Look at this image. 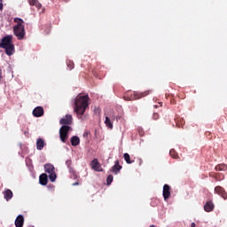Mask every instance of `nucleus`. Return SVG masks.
<instances>
[{"mask_svg":"<svg viewBox=\"0 0 227 227\" xmlns=\"http://www.w3.org/2000/svg\"><path fill=\"white\" fill-rule=\"evenodd\" d=\"M90 106V96L78 95L74 100V113H76L78 118H82V115L86 113V109Z\"/></svg>","mask_w":227,"mask_h":227,"instance_id":"obj_1","label":"nucleus"},{"mask_svg":"<svg viewBox=\"0 0 227 227\" xmlns=\"http://www.w3.org/2000/svg\"><path fill=\"white\" fill-rule=\"evenodd\" d=\"M70 131V126L64 125L59 129V137L62 143H67L68 139V132Z\"/></svg>","mask_w":227,"mask_h":227,"instance_id":"obj_2","label":"nucleus"},{"mask_svg":"<svg viewBox=\"0 0 227 227\" xmlns=\"http://www.w3.org/2000/svg\"><path fill=\"white\" fill-rule=\"evenodd\" d=\"M13 33L18 40H23L24 36H26V29L24 28V26L13 27Z\"/></svg>","mask_w":227,"mask_h":227,"instance_id":"obj_3","label":"nucleus"},{"mask_svg":"<svg viewBox=\"0 0 227 227\" xmlns=\"http://www.w3.org/2000/svg\"><path fill=\"white\" fill-rule=\"evenodd\" d=\"M12 38H13L12 35H6L4 38H2V40L0 42V49H5V47L12 45Z\"/></svg>","mask_w":227,"mask_h":227,"instance_id":"obj_4","label":"nucleus"},{"mask_svg":"<svg viewBox=\"0 0 227 227\" xmlns=\"http://www.w3.org/2000/svg\"><path fill=\"white\" fill-rule=\"evenodd\" d=\"M215 192L218 194V196H221L223 200H227V192L223 188V186H216L215 188Z\"/></svg>","mask_w":227,"mask_h":227,"instance_id":"obj_5","label":"nucleus"},{"mask_svg":"<svg viewBox=\"0 0 227 227\" xmlns=\"http://www.w3.org/2000/svg\"><path fill=\"white\" fill-rule=\"evenodd\" d=\"M170 196H171V186H169V184H164L163 186L164 200L167 201V200H169Z\"/></svg>","mask_w":227,"mask_h":227,"instance_id":"obj_6","label":"nucleus"},{"mask_svg":"<svg viewBox=\"0 0 227 227\" xmlns=\"http://www.w3.org/2000/svg\"><path fill=\"white\" fill-rule=\"evenodd\" d=\"M91 168L94 169V171H104L102 169V165H100V162H98V159H94L90 163Z\"/></svg>","mask_w":227,"mask_h":227,"instance_id":"obj_7","label":"nucleus"},{"mask_svg":"<svg viewBox=\"0 0 227 227\" xmlns=\"http://www.w3.org/2000/svg\"><path fill=\"white\" fill-rule=\"evenodd\" d=\"M72 115L71 114H67L64 118H62L59 121L60 125H66V126H68V125H72Z\"/></svg>","mask_w":227,"mask_h":227,"instance_id":"obj_8","label":"nucleus"},{"mask_svg":"<svg viewBox=\"0 0 227 227\" xmlns=\"http://www.w3.org/2000/svg\"><path fill=\"white\" fill-rule=\"evenodd\" d=\"M150 93H152V90H145L144 92L135 91V92H133V95H134V98L136 100H137L139 98H143L145 97H147V95H150Z\"/></svg>","mask_w":227,"mask_h":227,"instance_id":"obj_9","label":"nucleus"},{"mask_svg":"<svg viewBox=\"0 0 227 227\" xmlns=\"http://www.w3.org/2000/svg\"><path fill=\"white\" fill-rule=\"evenodd\" d=\"M121 168L122 167L121 165H120V160H117L110 171H112V173H114V175H118V173L121 171Z\"/></svg>","mask_w":227,"mask_h":227,"instance_id":"obj_10","label":"nucleus"},{"mask_svg":"<svg viewBox=\"0 0 227 227\" xmlns=\"http://www.w3.org/2000/svg\"><path fill=\"white\" fill-rule=\"evenodd\" d=\"M43 107L42 106H36L34 110H33V114L35 118H40L41 116H43Z\"/></svg>","mask_w":227,"mask_h":227,"instance_id":"obj_11","label":"nucleus"},{"mask_svg":"<svg viewBox=\"0 0 227 227\" xmlns=\"http://www.w3.org/2000/svg\"><path fill=\"white\" fill-rule=\"evenodd\" d=\"M4 49L5 50V54H7V56H13L15 52V46L13 45V43L9 46H6Z\"/></svg>","mask_w":227,"mask_h":227,"instance_id":"obj_12","label":"nucleus"},{"mask_svg":"<svg viewBox=\"0 0 227 227\" xmlns=\"http://www.w3.org/2000/svg\"><path fill=\"white\" fill-rule=\"evenodd\" d=\"M16 227H23L24 226V215H19L15 220Z\"/></svg>","mask_w":227,"mask_h":227,"instance_id":"obj_13","label":"nucleus"},{"mask_svg":"<svg viewBox=\"0 0 227 227\" xmlns=\"http://www.w3.org/2000/svg\"><path fill=\"white\" fill-rule=\"evenodd\" d=\"M4 198L6 201H10L13 198V192L10 189L5 190L4 192Z\"/></svg>","mask_w":227,"mask_h":227,"instance_id":"obj_14","label":"nucleus"},{"mask_svg":"<svg viewBox=\"0 0 227 227\" xmlns=\"http://www.w3.org/2000/svg\"><path fill=\"white\" fill-rule=\"evenodd\" d=\"M49 182L47 174L43 173L39 176V183L41 185H46Z\"/></svg>","mask_w":227,"mask_h":227,"instance_id":"obj_15","label":"nucleus"},{"mask_svg":"<svg viewBox=\"0 0 227 227\" xmlns=\"http://www.w3.org/2000/svg\"><path fill=\"white\" fill-rule=\"evenodd\" d=\"M214 207H215L214 202H212V201H207L204 205L205 212H213L214 211Z\"/></svg>","mask_w":227,"mask_h":227,"instance_id":"obj_16","label":"nucleus"},{"mask_svg":"<svg viewBox=\"0 0 227 227\" xmlns=\"http://www.w3.org/2000/svg\"><path fill=\"white\" fill-rule=\"evenodd\" d=\"M28 4H30V6H35V8H37V10L42 9V4H41L40 1H38V0H28Z\"/></svg>","mask_w":227,"mask_h":227,"instance_id":"obj_17","label":"nucleus"},{"mask_svg":"<svg viewBox=\"0 0 227 227\" xmlns=\"http://www.w3.org/2000/svg\"><path fill=\"white\" fill-rule=\"evenodd\" d=\"M43 146H45V141L42 138H38L36 140V149L37 150H43Z\"/></svg>","mask_w":227,"mask_h":227,"instance_id":"obj_18","label":"nucleus"},{"mask_svg":"<svg viewBox=\"0 0 227 227\" xmlns=\"http://www.w3.org/2000/svg\"><path fill=\"white\" fill-rule=\"evenodd\" d=\"M44 171L45 173H54V165L51 164V163H47L44 165Z\"/></svg>","mask_w":227,"mask_h":227,"instance_id":"obj_19","label":"nucleus"},{"mask_svg":"<svg viewBox=\"0 0 227 227\" xmlns=\"http://www.w3.org/2000/svg\"><path fill=\"white\" fill-rule=\"evenodd\" d=\"M81 143V139L77 136H74L71 137V145L72 146H77Z\"/></svg>","mask_w":227,"mask_h":227,"instance_id":"obj_20","label":"nucleus"},{"mask_svg":"<svg viewBox=\"0 0 227 227\" xmlns=\"http://www.w3.org/2000/svg\"><path fill=\"white\" fill-rule=\"evenodd\" d=\"M226 169H227V165L224 163L218 164L215 167V171H226Z\"/></svg>","mask_w":227,"mask_h":227,"instance_id":"obj_21","label":"nucleus"},{"mask_svg":"<svg viewBox=\"0 0 227 227\" xmlns=\"http://www.w3.org/2000/svg\"><path fill=\"white\" fill-rule=\"evenodd\" d=\"M123 158L125 160V161L127 162V164H132L134 162V160H130V154L125 153L123 154Z\"/></svg>","mask_w":227,"mask_h":227,"instance_id":"obj_22","label":"nucleus"},{"mask_svg":"<svg viewBox=\"0 0 227 227\" xmlns=\"http://www.w3.org/2000/svg\"><path fill=\"white\" fill-rule=\"evenodd\" d=\"M14 22L17 24L16 27H22L24 26V20L20 18H15Z\"/></svg>","mask_w":227,"mask_h":227,"instance_id":"obj_23","label":"nucleus"},{"mask_svg":"<svg viewBox=\"0 0 227 227\" xmlns=\"http://www.w3.org/2000/svg\"><path fill=\"white\" fill-rule=\"evenodd\" d=\"M105 124L108 129H113V122L111 121V118L106 117Z\"/></svg>","mask_w":227,"mask_h":227,"instance_id":"obj_24","label":"nucleus"},{"mask_svg":"<svg viewBox=\"0 0 227 227\" xmlns=\"http://www.w3.org/2000/svg\"><path fill=\"white\" fill-rule=\"evenodd\" d=\"M185 125V120L180 118L176 121V127L180 129V127H184Z\"/></svg>","mask_w":227,"mask_h":227,"instance_id":"obj_25","label":"nucleus"},{"mask_svg":"<svg viewBox=\"0 0 227 227\" xmlns=\"http://www.w3.org/2000/svg\"><path fill=\"white\" fill-rule=\"evenodd\" d=\"M169 155L170 157H172L173 159H178V153H176V151H175V149H171L169 151Z\"/></svg>","mask_w":227,"mask_h":227,"instance_id":"obj_26","label":"nucleus"},{"mask_svg":"<svg viewBox=\"0 0 227 227\" xmlns=\"http://www.w3.org/2000/svg\"><path fill=\"white\" fill-rule=\"evenodd\" d=\"M49 178L51 182H56V178H57L56 172L50 173Z\"/></svg>","mask_w":227,"mask_h":227,"instance_id":"obj_27","label":"nucleus"},{"mask_svg":"<svg viewBox=\"0 0 227 227\" xmlns=\"http://www.w3.org/2000/svg\"><path fill=\"white\" fill-rule=\"evenodd\" d=\"M67 67L69 68V70H74V61H72V60H67Z\"/></svg>","mask_w":227,"mask_h":227,"instance_id":"obj_28","label":"nucleus"},{"mask_svg":"<svg viewBox=\"0 0 227 227\" xmlns=\"http://www.w3.org/2000/svg\"><path fill=\"white\" fill-rule=\"evenodd\" d=\"M114 176H113V175H109L108 176H107V178H106V184H107V185H111V184H113V180H114Z\"/></svg>","mask_w":227,"mask_h":227,"instance_id":"obj_29","label":"nucleus"},{"mask_svg":"<svg viewBox=\"0 0 227 227\" xmlns=\"http://www.w3.org/2000/svg\"><path fill=\"white\" fill-rule=\"evenodd\" d=\"M153 118L154 120H159V118H160L159 114L154 113V114H153Z\"/></svg>","mask_w":227,"mask_h":227,"instance_id":"obj_30","label":"nucleus"},{"mask_svg":"<svg viewBox=\"0 0 227 227\" xmlns=\"http://www.w3.org/2000/svg\"><path fill=\"white\" fill-rule=\"evenodd\" d=\"M111 118L113 121L116 120L118 121V120H120V117L115 116L114 114H113Z\"/></svg>","mask_w":227,"mask_h":227,"instance_id":"obj_31","label":"nucleus"},{"mask_svg":"<svg viewBox=\"0 0 227 227\" xmlns=\"http://www.w3.org/2000/svg\"><path fill=\"white\" fill-rule=\"evenodd\" d=\"M3 81V69L0 67V83Z\"/></svg>","mask_w":227,"mask_h":227,"instance_id":"obj_32","label":"nucleus"},{"mask_svg":"<svg viewBox=\"0 0 227 227\" xmlns=\"http://www.w3.org/2000/svg\"><path fill=\"white\" fill-rule=\"evenodd\" d=\"M88 136H90V131L89 130L84 131L83 137H88Z\"/></svg>","mask_w":227,"mask_h":227,"instance_id":"obj_33","label":"nucleus"},{"mask_svg":"<svg viewBox=\"0 0 227 227\" xmlns=\"http://www.w3.org/2000/svg\"><path fill=\"white\" fill-rule=\"evenodd\" d=\"M139 136H145V131L143 129H138Z\"/></svg>","mask_w":227,"mask_h":227,"instance_id":"obj_34","label":"nucleus"},{"mask_svg":"<svg viewBox=\"0 0 227 227\" xmlns=\"http://www.w3.org/2000/svg\"><path fill=\"white\" fill-rule=\"evenodd\" d=\"M4 6H3V0H0V12H3Z\"/></svg>","mask_w":227,"mask_h":227,"instance_id":"obj_35","label":"nucleus"},{"mask_svg":"<svg viewBox=\"0 0 227 227\" xmlns=\"http://www.w3.org/2000/svg\"><path fill=\"white\" fill-rule=\"evenodd\" d=\"M124 100H132V98H127V95L124 96Z\"/></svg>","mask_w":227,"mask_h":227,"instance_id":"obj_36","label":"nucleus"},{"mask_svg":"<svg viewBox=\"0 0 227 227\" xmlns=\"http://www.w3.org/2000/svg\"><path fill=\"white\" fill-rule=\"evenodd\" d=\"M67 166H70V164H72V160H67Z\"/></svg>","mask_w":227,"mask_h":227,"instance_id":"obj_37","label":"nucleus"},{"mask_svg":"<svg viewBox=\"0 0 227 227\" xmlns=\"http://www.w3.org/2000/svg\"><path fill=\"white\" fill-rule=\"evenodd\" d=\"M191 227H196V223H192Z\"/></svg>","mask_w":227,"mask_h":227,"instance_id":"obj_38","label":"nucleus"},{"mask_svg":"<svg viewBox=\"0 0 227 227\" xmlns=\"http://www.w3.org/2000/svg\"><path fill=\"white\" fill-rule=\"evenodd\" d=\"M73 185H74V186L79 185V182L74 183Z\"/></svg>","mask_w":227,"mask_h":227,"instance_id":"obj_39","label":"nucleus"}]
</instances>
